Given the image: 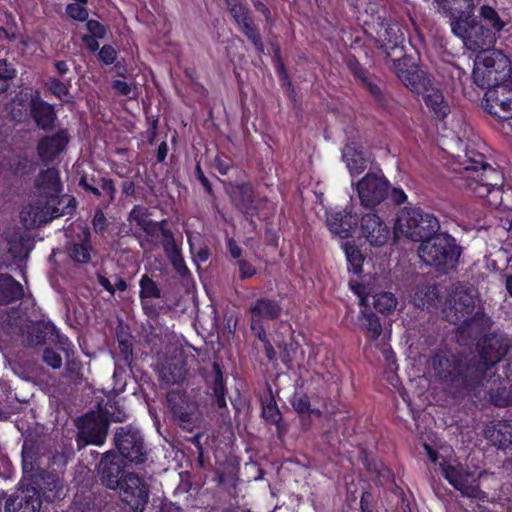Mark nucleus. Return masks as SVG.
Instances as JSON below:
<instances>
[{
	"label": "nucleus",
	"mask_w": 512,
	"mask_h": 512,
	"mask_svg": "<svg viewBox=\"0 0 512 512\" xmlns=\"http://www.w3.org/2000/svg\"><path fill=\"white\" fill-rule=\"evenodd\" d=\"M475 352L467 357L437 353L433 358L437 376L461 391L471 392L483 386L488 371L506 356L508 344L503 336L489 333L477 340Z\"/></svg>",
	"instance_id": "1"
},
{
	"label": "nucleus",
	"mask_w": 512,
	"mask_h": 512,
	"mask_svg": "<svg viewBox=\"0 0 512 512\" xmlns=\"http://www.w3.org/2000/svg\"><path fill=\"white\" fill-rule=\"evenodd\" d=\"M364 30L370 40L387 59L393 62V71L401 83L412 93L420 94L431 89V76L404 52V34L400 25L377 15L365 21Z\"/></svg>",
	"instance_id": "2"
},
{
	"label": "nucleus",
	"mask_w": 512,
	"mask_h": 512,
	"mask_svg": "<svg viewBox=\"0 0 512 512\" xmlns=\"http://www.w3.org/2000/svg\"><path fill=\"white\" fill-rule=\"evenodd\" d=\"M488 146L483 142H468L460 165L463 166L459 187L476 197L486 198L494 207L509 208L507 200L512 195V186L505 187L504 174L490 165L486 153Z\"/></svg>",
	"instance_id": "3"
},
{
	"label": "nucleus",
	"mask_w": 512,
	"mask_h": 512,
	"mask_svg": "<svg viewBox=\"0 0 512 512\" xmlns=\"http://www.w3.org/2000/svg\"><path fill=\"white\" fill-rule=\"evenodd\" d=\"M462 248L448 233H436L420 244L419 256L430 266L446 272L458 263Z\"/></svg>",
	"instance_id": "4"
},
{
	"label": "nucleus",
	"mask_w": 512,
	"mask_h": 512,
	"mask_svg": "<svg viewBox=\"0 0 512 512\" xmlns=\"http://www.w3.org/2000/svg\"><path fill=\"white\" fill-rule=\"evenodd\" d=\"M395 226L412 241H426L440 229L439 219L421 207L405 206L397 213Z\"/></svg>",
	"instance_id": "5"
},
{
	"label": "nucleus",
	"mask_w": 512,
	"mask_h": 512,
	"mask_svg": "<svg viewBox=\"0 0 512 512\" xmlns=\"http://www.w3.org/2000/svg\"><path fill=\"white\" fill-rule=\"evenodd\" d=\"M472 74L474 83L487 91L510 78V61L499 51L484 52L476 57Z\"/></svg>",
	"instance_id": "6"
},
{
	"label": "nucleus",
	"mask_w": 512,
	"mask_h": 512,
	"mask_svg": "<svg viewBox=\"0 0 512 512\" xmlns=\"http://www.w3.org/2000/svg\"><path fill=\"white\" fill-rule=\"evenodd\" d=\"M451 19L453 34L461 38L469 48L484 49L492 43V32L485 28L472 13H457Z\"/></svg>",
	"instance_id": "7"
},
{
	"label": "nucleus",
	"mask_w": 512,
	"mask_h": 512,
	"mask_svg": "<svg viewBox=\"0 0 512 512\" xmlns=\"http://www.w3.org/2000/svg\"><path fill=\"white\" fill-rule=\"evenodd\" d=\"M167 406L179 427L189 431L194 428L199 406L190 394L183 390L169 391Z\"/></svg>",
	"instance_id": "8"
},
{
	"label": "nucleus",
	"mask_w": 512,
	"mask_h": 512,
	"mask_svg": "<svg viewBox=\"0 0 512 512\" xmlns=\"http://www.w3.org/2000/svg\"><path fill=\"white\" fill-rule=\"evenodd\" d=\"M390 182L384 175L368 172L357 183V193L363 208L374 210L389 196Z\"/></svg>",
	"instance_id": "9"
},
{
	"label": "nucleus",
	"mask_w": 512,
	"mask_h": 512,
	"mask_svg": "<svg viewBox=\"0 0 512 512\" xmlns=\"http://www.w3.org/2000/svg\"><path fill=\"white\" fill-rule=\"evenodd\" d=\"M109 429L107 418L93 412L79 420L76 444L78 449L87 445L101 446L105 443Z\"/></svg>",
	"instance_id": "10"
},
{
	"label": "nucleus",
	"mask_w": 512,
	"mask_h": 512,
	"mask_svg": "<svg viewBox=\"0 0 512 512\" xmlns=\"http://www.w3.org/2000/svg\"><path fill=\"white\" fill-rule=\"evenodd\" d=\"M114 440L122 459L135 464H142L146 461L147 450L143 436L138 430L120 427L115 433Z\"/></svg>",
	"instance_id": "11"
},
{
	"label": "nucleus",
	"mask_w": 512,
	"mask_h": 512,
	"mask_svg": "<svg viewBox=\"0 0 512 512\" xmlns=\"http://www.w3.org/2000/svg\"><path fill=\"white\" fill-rule=\"evenodd\" d=\"M120 499L131 512H143L149 500V486L135 473H127L118 486Z\"/></svg>",
	"instance_id": "12"
},
{
	"label": "nucleus",
	"mask_w": 512,
	"mask_h": 512,
	"mask_svg": "<svg viewBox=\"0 0 512 512\" xmlns=\"http://www.w3.org/2000/svg\"><path fill=\"white\" fill-rule=\"evenodd\" d=\"M282 305L279 300L269 297H260L249 307L251 314L250 329L252 333L265 337L264 320L274 321L282 314Z\"/></svg>",
	"instance_id": "13"
},
{
	"label": "nucleus",
	"mask_w": 512,
	"mask_h": 512,
	"mask_svg": "<svg viewBox=\"0 0 512 512\" xmlns=\"http://www.w3.org/2000/svg\"><path fill=\"white\" fill-rule=\"evenodd\" d=\"M29 487L36 488L41 500L48 503L62 500L64 497L63 479L52 471L38 470L33 475L32 484Z\"/></svg>",
	"instance_id": "14"
},
{
	"label": "nucleus",
	"mask_w": 512,
	"mask_h": 512,
	"mask_svg": "<svg viewBox=\"0 0 512 512\" xmlns=\"http://www.w3.org/2000/svg\"><path fill=\"white\" fill-rule=\"evenodd\" d=\"M139 288V299L143 313L150 319H157L164 309V304L154 301L162 297L159 284L145 273L139 280Z\"/></svg>",
	"instance_id": "15"
},
{
	"label": "nucleus",
	"mask_w": 512,
	"mask_h": 512,
	"mask_svg": "<svg viewBox=\"0 0 512 512\" xmlns=\"http://www.w3.org/2000/svg\"><path fill=\"white\" fill-rule=\"evenodd\" d=\"M359 225L361 234L371 246L381 247L390 239V228L375 212L362 214Z\"/></svg>",
	"instance_id": "16"
},
{
	"label": "nucleus",
	"mask_w": 512,
	"mask_h": 512,
	"mask_svg": "<svg viewBox=\"0 0 512 512\" xmlns=\"http://www.w3.org/2000/svg\"><path fill=\"white\" fill-rule=\"evenodd\" d=\"M98 473L104 486L112 490L118 489L127 474L124 459L114 452H107L99 462Z\"/></svg>",
	"instance_id": "17"
},
{
	"label": "nucleus",
	"mask_w": 512,
	"mask_h": 512,
	"mask_svg": "<svg viewBox=\"0 0 512 512\" xmlns=\"http://www.w3.org/2000/svg\"><path fill=\"white\" fill-rule=\"evenodd\" d=\"M41 504L37 489L20 482L16 491L6 500L5 512H39Z\"/></svg>",
	"instance_id": "18"
},
{
	"label": "nucleus",
	"mask_w": 512,
	"mask_h": 512,
	"mask_svg": "<svg viewBox=\"0 0 512 512\" xmlns=\"http://www.w3.org/2000/svg\"><path fill=\"white\" fill-rule=\"evenodd\" d=\"M359 216L353 213V208L345 207L341 210L327 212L326 224L329 231L342 239L352 237L353 231L359 224Z\"/></svg>",
	"instance_id": "19"
},
{
	"label": "nucleus",
	"mask_w": 512,
	"mask_h": 512,
	"mask_svg": "<svg viewBox=\"0 0 512 512\" xmlns=\"http://www.w3.org/2000/svg\"><path fill=\"white\" fill-rule=\"evenodd\" d=\"M70 142L67 129H60L55 134L43 136L37 143V154L45 164L53 162L63 153Z\"/></svg>",
	"instance_id": "20"
},
{
	"label": "nucleus",
	"mask_w": 512,
	"mask_h": 512,
	"mask_svg": "<svg viewBox=\"0 0 512 512\" xmlns=\"http://www.w3.org/2000/svg\"><path fill=\"white\" fill-rule=\"evenodd\" d=\"M29 119H32L35 125L43 131H51L55 127L57 114L52 104L41 98L40 92H34L30 105Z\"/></svg>",
	"instance_id": "21"
},
{
	"label": "nucleus",
	"mask_w": 512,
	"mask_h": 512,
	"mask_svg": "<svg viewBox=\"0 0 512 512\" xmlns=\"http://www.w3.org/2000/svg\"><path fill=\"white\" fill-rule=\"evenodd\" d=\"M230 199L233 206L246 217L257 214L255 191L251 183L242 182L231 185Z\"/></svg>",
	"instance_id": "22"
},
{
	"label": "nucleus",
	"mask_w": 512,
	"mask_h": 512,
	"mask_svg": "<svg viewBox=\"0 0 512 512\" xmlns=\"http://www.w3.org/2000/svg\"><path fill=\"white\" fill-rule=\"evenodd\" d=\"M475 310V298L467 291L457 292L453 297V302L445 311L449 322L461 325L465 319L472 315Z\"/></svg>",
	"instance_id": "23"
},
{
	"label": "nucleus",
	"mask_w": 512,
	"mask_h": 512,
	"mask_svg": "<svg viewBox=\"0 0 512 512\" xmlns=\"http://www.w3.org/2000/svg\"><path fill=\"white\" fill-rule=\"evenodd\" d=\"M65 250L73 262L88 264L91 261V252L93 251L89 229H83L81 234L67 241Z\"/></svg>",
	"instance_id": "24"
},
{
	"label": "nucleus",
	"mask_w": 512,
	"mask_h": 512,
	"mask_svg": "<svg viewBox=\"0 0 512 512\" xmlns=\"http://www.w3.org/2000/svg\"><path fill=\"white\" fill-rule=\"evenodd\" d=\"M36 187L51 202L57 201L60 204L63 201V199H60L63 185L57 168L49 167L46 170H42L37 178Z\"/></svg>",
	"instance_id": "25"
},
{
	"label": "nucleus",
	"mask_w": 512,
	"mask_h": 512,
	"mask_svg": "<svg viewBox=\"0 0 512 512\" xmlns=\"http://www.w3.org/2000/svg\"><path fill=\"white\" fill-rule=\"evenodd\" d=\"M486 439L500 449L512 446V419L494 420L485 429Z\"/></svg>",
	"instance_id": "26"
},
{
	"label": "nucleus",
	"mask_w": 512,
	"mask_h": 512,
	"mask_svg": "<svg viewBox=\"0 0 512 512\" xmlns=\"http://www.w3.org/2000/svg\"><path fill=\"white\" fill-rule=\"evenodd\" d=\"M443 477L452 485L456 490L460 491L463 495L472 496L474 487L471 484V474L465 472L462 466L441 465Z\"/></svg>",
	"instance_id": "27"
},
{
	"label": "nucleus",
	"mask_w": 512,
	"mask_h": 512,
	"mask_svg": "<svg viewBox=\"0 0 512 512\" xmlns=\"http://www.w3.org/2000/svg\"><path fill=\"white\" fill-rule=\"evenodd\" d=\"M24 297L23 285L8 273H0V305L6 306Z\"/></svg>",
	"instance_id": "28"
},
{
	"label": "nucleus",
	"mask_w": 512,
	"mask_h": 512,
	"mask_svg": "<svg viewBox=\"0 0 512 512\" xmlns=\"http://www.w3.org/2000/svg\"><path fill=\"white\" fill-rule=\"evenodd\" d=\"M419 95H422L425 105L434 118L443 120L449 115L450 106L448 102L445 100L442 91L434 88L432 83L430 91L420 93Z\"/></svg>",
	"instance_id": "29"
},
{
	"label": "nucleus",
	"mask_w": 512,
	"mask_h": 512,
	"mask_svg": "<svg viewBox=\"0 0 512 512\" xmlns=\"http://www.w3.org/2000/svg\"><path fill=\"white\" fill-rule=\"evenodd\" d=\"M359 85L365 89L369 95L373 98L376 106L387 112H391L394 106L393 98L389 93L384 91L376 82L373 77L369 74L365 80H362Z\"/></svg>",
	"instance_id": "30"
},
{
	"label": "nucleus",
	"mask_w": 512,
	"mask_h": 512,
	"mask_svg": "<svg viewBox=\"0 0 512 512\" xmlns=\"http://www.w3.org/2000/svg\"><path fill=\"white\" fill-rule=\"evenodd\" d=\"M260 404L261 417L264 421L269 425H275L279 429L283 416L270 386L267 388V393L260 397Z\"/></svg>",
	"instance_id": "31"
},
{
	"label": "nucleus",
	"mask_w": 512,
	"mask_h": 512,
	"mask_svg": "<svg viewBox=\"0 0 512 512\" xmlns=\"http://www.w3.org/2000/svg\"><path fill=\"white\" fill-rule=\"evenodd\" d=\"M343 158L347 163L351 174H360L367 167V159L363 151L356 147L355 143L347 144L343 149Z\"/></svg>",
	"instance_id": "32"
},
{
	"label": "nucleus",
	"mask_w": 512,
	"mask_h": 512,
	"mask_svg": "<svg viewBox=\"0 0 512 512\" xmlns=\"http://www.w3.org/2000/svg\"><path fill=\"white\" fill-rule=\"evenodd\" d=\"M490 327L491 319L489 316L484 311H476L463 321L459 330L469 334H480L488 331Z\"/></svg>",
	"instance_id": "33"
},
{
	"label": "nucleus",
	"mask_w": 512,
	"mask_h": 512,
	"mask_svg": "<svg viewBox=\"0 0 512 512\" xmlns=\"http://www.w3.org/2000/svg\"><path fill=\"white\" fill-rule=\"evenodd\" d=\"M436 9L448 17H454L457 13L474 12L473 0H434Z\"/></svg>",
	"instance_id": "34"
},
{
	"label": "nucleus",
	"mask_w": 512,
	"mask_h": 512,
	"mask_svg": "<svg viewBox=\"0 0 512 512\" xmlns=\"http://www.w3.org/2000/svg\"><path fill=\"white\" fill-rule=\"evenodd\" d=\"M213 369V382L210 385V388L213 392V395L215 397L214 403L219 409H224L227 407L226 402V383L224 380V375L221 369L220 364L213 363L212 366Z\"/></svg>",
	"instance_id": "35"
},
{
	"label": "nucleus",
	"mask_w": 512,
	"mask_h": 512,
	"mask_svg": "<svg viewBox=\"0 0 512 512\" xmlns=\"http://www.w3.org/2000/svg\"><path fill=\"white\" fill-rule=\"evenodd\" d=\"M33 93H19L12 99L11 117L16 122H25L29 119L30 105Z\"/></svg>",
	"instance_id": "36"
},
{
	"label": "nucleus",
	"mask_w": 512,
	"mask_h": 512,
	"mask_svg": "<svg viewBox=\"0 0 512 512\" xmlns=\"http://www.w3.org/2000/svg\"><path fill=\"white\" fill-rule=\"evenodd\" d=\"M239 29L244 34L247 39L252 43L256 52L258 54H263L265 52V45L263 43L260 30L256 26L254 19L252 16L241 19V22L238 23Z\"/></svg>",
	"instance_id": "37"
},
{
	"label": "nucleus",
	"mask_w": 512,
	"mask_h": 512,
	"mask_svg": "<svg viewBox=\"0 0 512 512\" xmlns=\"http://www.w3.org/2000/svg\"><path fill=\"white\" fill-rule=\"evenodd\" d=\"M162 247L173 269L183 278L189 276L191 274L190 270L185 263L182 250L177 245L176 241L163 245Z\"/></svg>",
	"instance_id": "38"
},
{
	"label": "nucleus",
	"mask_w": 512,
	"mask_h": 512,
	"mask_svg": "<svg viewBox=\"0 0 512 512\" xmlns=\"http://www.w3.org/2000/svg\"><path fill=\"white\" fill-rule=\"evenodd\" d=\"M57 327L52 322L39 321L34 323L28 331V339L34 345H40L54 336Z\"/></svg>",
	"instance_id": "39"
},
{
	"label": "nucleus",
	"mask_w": 512,
	"mask_h": 512,
	"mask_svg": "<svg viewBox=\"0 0 512 512\" xmlns=\"http://www.w3.org/2000/svg\"><path fill=\"white\" fill-rule=\"evenodd\" d=\"M484 109L491 115L502 120L512 119V98L483 102Z\"/></svg>",
	"instance_id": "40"
},
{
	"label": "nucleus",
	"mask_w": 512,
	"mask_h": 512,
	"mask_svg": "<svg viewBox=\"0 0 512 512\" xmlns=\"http://www.w3.org/2000/svg\"><path fill=\"white\" fill-rule=\"evenodd\" d=\"M489 401L496 407L512 406V391L499 381L496 388H491L488 391Z\"/></svg>",
	"instance_id": "41"
},
{
	"label": "nucleus",
	"mask_w": 512,
	"mask_h": 512,
	"mask_svg": "<svg viewBox=\"0 0 512 512\" xmlns=\"http://www.w3.org/2000/svg\"><path fill=\"white\" fill-rule=\"evenodd\" d=\"M397 305V299L391 292H380L373 297V306L382 314H389Z\"/></svg>",
	"instance_id": "42"
},
{
	"label": "nucleus",
	"mask_w": 512,
	"mask_h": 512,
	"mask_svg": "<svg viewBox=\"0 0 512 512\" xmlns=\"http://www.w3.org/2000/svg\"><path fill=\"white\" fill-rule=\"evenodd\" d=\"M506 97L512 98V83L508 82V80L488 89L484 94L483 102L501 101Z\"/></svg>",
	"instance_id": "43"
},
{
	"label": "nucleus",
	"mask_w": 512,
	"mask_h": 512,
	"mask_svg": "<svg viewBox=\"0 0 512 512\" xmlns=\"http://www.w3.org/2000/svg\"><path fill=\"white\" fill-rule=\"evenodd\" d=\"M363 326L372 341L377 340L382 334L380 318L373 312H362Z\"/></svg>",
	"instance_id": "44"
},
{
	"label": "nucleus",
	"mask_w": 512,
	"mask_h": 512,
	"mask_svg": "<svg viewBox=\"0 0 512 512\" xmlns=\"http://www.w3.org/2000/svg\"><path fill=\"white\" fill-rule=\"evenodd\" d=\"M8 253L14 260L22 261L28 256L24 239L21 236H11L7 239Z\"/></svg>",
	"instance_id": "45"
},
{
	"label": "nucleus",
	"mask_w": 512,
	"mask_h": 512,
	"mask_svg": "<svg viewBox=\"0 0 512 512\" xmlns=\"http://www.w3.org/2000/svg\"><path fill=\"white\" fill-rule=\"evenodd\" d=\"M346 257L348 261V270L354 274L362 272L364 257L361 251L356 247H346Z\"/></svg>",
	"instance_id": "46"
},
{
	"label": "nucleus",
	"mask_w": 512,
	"mask_h": 512,
	"mask_svg": "<svg viewBox=\"0 0 512 512\" xmlns=\"http://www.w3.org/2000/svg\"><path fill=\"white\" fill-rule=\"evenodd\" d=\"M66 357V372L67 375L73 380H80L83 378V364L75 356V351L67 353Z\"/></svg>",
	"instance_id": "47"
},
{
	"label": "nucleus",
	"mask_w": 512,
	"mask_h": 512,
	"mask_svg": "<svg viewBox=\"0 0 512 512\" xmlns=\"http://www.w3.org/2000/svg\"><path fill=\"white\" fill-rule=\"evenodd\" d=\"M70 85L71 80H68V82L65 83L56 77H49L46 83V87L49 92L59 99H63L69 95Z\"/></svg>",
	"instance_id": "48"
},
{
	"label": "nucleus",
	"mask_w": 512,
	"mask_h": 512,
	"mask_svg": "<svg viewBox=\"0 0 512 512\" xmlns=\"http://www.w3.org/2000/svg\"><path fill=\"white\" fill-rule=\"evenodd\" d=\"M480 16L484 21H486L487 25H490L491 28L495 29L496 31H501L503 29L504 23L493 7L489 5H483L480 8Z\"/></svg>",
	"instance_id": "49"
},
{
	"label": "nucleus",
	"mask_w": 512,
	"mask_h": 512,
	"mask_svg": "<svg viewBox=\"0 0 512 512\" xmlns=\"http://www.w3.org/2000/svg\"><path fill=\"white\" fill-rule=\"evenodd\" d=\"M290 403L293 409L297 412L298 415L307 414L310 410V398L303 391H295L290 399Z\"/></svg>",
	"instance_id": "50"
},
{
	"label": "nucleus",
	"mask_w": 512,
	"mask_h": 512,
	"mask_svg": "<svg viewBox=\"0 0 512 512\" xmlns=\"http://www.w3.org/2000/svg\"><path fill=\"white\" fill-rule=\"evenodd\" d=\"M346 65L355 80L360 83L370 74L369 71L363 67L359 60L354 55H349L346 59Z\"/></svg>",
	"instance_id": "51"
},
{
	"label": "nucleus",
	"mask_w": 512,
	"mask_h": 512,
	"mask_svg": "<svg viewBox=\"0 0 512 512\" xmlns=\"http://www.w3.org/2000/svg\"><path fill=\"white\" fill-rule=\"evenodd\" d=\"M274 67L277 73V76L279 77V80L282 82L283 85H287L288 87L292 86L289 74L287 72V69L285 67V64L281 57V51L279 47H276L275 49V55H274Z\"/></svg>",
	"instance_id": "52"
},
{
	"label": "nucleus",
	"mask_w": 512,
	"mask_h": 512,
	"mask_svg": "<svg viewBox=\"0 0 512 512\" xmlns=\"http://www.w3.org/2000/svg\"><path fill=\"white\" fill-rule=\"evenodd\" d=\"M65 10L68 17L78 22H86L89 17L87 5L69 3Z\"/></svg>",
	"instance_id": "53"
},
{
	"label": "nucleus",
	"mask_w": 512,
	"mask_h": 512,
	"mask_svg": "<svg viewBox=\"0 0 512 512\" xmlns=\"http://www.w3.org/2000/svg\"><path fill=\"white\" fill-rule=\"evenodd\" d=\"M98 182H99V180H97L95 175L89 176L87 174H83L79 178L78 185L85 192H88V193L92 194L96 198H100L102 196V192H101V190L98 187L95 186V184L98 183Z\"/></svg>",
	"instance_id": "54"
},
{
	"label": "nucleus",
	"mask_w": 512,
	"mask_h": 512,
	"mask_svg": "<svg viewBox=\"0 0 512 512\" xmlns=\"http://www.w3.org/2000/svg\"><path fill=\"white\" fill-rule=\"evenodd\" d=\"M112 89L121 96L129 97L133 99L137 96V88L133 84H129L124 80H113L111 83Z\"/></svg>",
	"instance_id": "55"
},
{
	"label": "nucleus",
	"mask_w": 512,
	"mask_h": 512,
	"mask_svg": "<svg viewBox=\"0 0 512 512\" xmlns=\"http://www.w3.org/2000/svg\"><path fill=\"white\" fill-rule=\"evenodd\" d=\"M148 217L149 212L147 208L135 205L129 212L128 219L135 222L138 227L142 228L148 224V221L150 220Z\"/></svg>",
	"instance_id": "56"
},
{
	"label": "nucleus",
	"mask_w": 512,
	"mask_h": 512,
	"mask_svg": "<svg viewBox=\"0 0 512 512\" xmlns=\"http://www.w3.org/2000/svg\"><path fill=\"white\" fill-rule=\"evenodd\" d=\"M226 3L231 16L237 24L241 22V19L251 16L246 7L238 3L237 0H226Z\"/></svg>",
	"instance_id": "57"
},
{
	"label": "nucleus",
	"mask_w": 512,
	"mask_h": 512,
	"mask_svg": "<svg viewBox=\"0 0 512 512\" xmlns=\"http://www.w3.org/2000/svg\"><path fill=\"white\" fill-rule=\"evenodd\" d=\"M280 351V359L283 364H285L287 367H290L294 360V355L297 352L298 349V343L291 341L289 343H285L283 346H279Z\"/></svg>",
	"instance_id": "58"
},
{
	"label": "nucleus",
	"mask_w": 512,
	"mask_h": 512,
	"mask_svg": "<svg viewBox=\"0 0 512 512\" xmlns=\"http://www.w3.org/2000/svg\"><path fill=\"white\" fill-rule=\"evenodd\" d=\"M42 361L53 369H59L62 366V357L53 348H45L42 354Z\"/></svg>",
	"instance_id": "59"
},
{
	"label": "nucleus",
	"mask_w": 512,
	"mask_h": 512,
	"mask_svg": "<svg viewBox=\"0 0 512 512\" xmlns=\"http://www.w3.org/2000/svg\"><path fill=\"white\" fill-rule=\"evenodd\" d=\"M76 210V199L71 196L68 198L66 205L60 209L59 207L52 206L50 212V219L59 218L64 215H72Z\"/></svg>",
	"instance_id": "60"
},
{
	"label": "nucleus",
	"mask_w": 512,
	"mask_h": 512,
	"mask_svg": "<svg viewBox=\"0 0 512 512\" xmlns=\"http://www.w3.org/2000/svg\"><path fill=\"white\" fill-rule=\"evenodd\" d=\"M117 55L118 52L112 45L105 44L100 48L98 58L104 65H111L116 61Z\"/></svg>",
	"instance_id": "61"
},
{
	"label": "nucleus",
	"mask_w": 512,
	"mask_h": 512,
	"mask_svg": "<svg viewBox=\"0 0 512 512\" xmlns=\"http://www.w3.org/2000/svg\"><path fill=\"white\" fill-rule=\"evenodd\" d=\"M16 76V68L7 59H0V80L10 85Z\"/></svg>",
	"instance_id": "62"
},
{
	"label": "nucleus",
	"mask_w": 512,
	"mask_h": 512,
	"mask_svg": "<svg viewBox=\"0 0 512 512\" xmlns=\"http://www.w3.org/2000/svg\"><path fill=\"white\" fill-rule=\"evenodd\" d=\"M86 28L89 32L88 35L92 37L103 39L107 34V27L98 20L87 19Z\"/></svg>",
	"instance_id": "63"
},
{
	"label": "nucleus",
	"mask_w": 512,
	"mask_h": 512,
	"mask_svg": "<svg viewBox=\"0 0 512 512\" xmlns=\"http://www.w3.org/2000/svg\"><path fill=\"white\" fill-rule=\"evenodd\" d=\"M237 266L239 269V279L241 281L252 278L257 273L256 267L248 260H245V259L238 260Z\"/></svg>",
	"instance_id": "64"
}]
</instances>
